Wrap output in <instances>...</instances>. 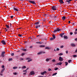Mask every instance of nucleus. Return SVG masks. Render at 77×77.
<instances>
[{
	"mask_svg": "<svg viewBox=\"0 0 77 77\" xmlns=\"http://www.w3.org/2000/svg\"><path fill=\"white\" fill-rule=\"evenodd\" d=\"M49 15V14H44V16L45 17H48V15Z\"/></svg>",
	"mask_w": 77,
	"mask_h": 77,
	"instance_id": "dca6fc26",
	"label": "nucleus"
},
{
	"mask_svg": "<svg viewBox=\"0 0 77 77\" xmlns=\"http://www.w3.org/2000/svg\"><path fill=\"white\" fill-rule=\"evenodd\" d=\"M62 64H63V63H62L60 62V63H56V64L55 65H58H58L61 66V65H62Z\"/></svg>",
	"mask_w": 77,
	"mask_h": 77,
	"instance_id": "0eeeda50",
	"label": "nucleus"
},
{
	"mask_svg": "<svg viewBox=\"0 0 77 77\" xmlns=\"http://www.w3.org/2000/svg\"><path fill=\"white\" fill-rule=\"evenodd\" d=\"M61 30L60 29L58 28H57V30H54V31H53V32L54 33H55L56 32H58L59 31H60Z\"/></svg>",
	"mask_w": 77,
	"mask_h": 77,
	"instance_id": "f03ea898",
	"label": "nucleus"
},
{
	"mask_svg": "<svg viewBox=\"0 0 77 77\" xmlns=\"http://www.w3.org/2000/svg\"><path fill=\"white\" fill-rule=\"evenodd\" d=\"M72 61V60H68V63H70Z\"/></svg>",
	"mask_w": 77,
	"mask_h": 77,
	"instance_id": "2f4dec72",
	"label": "nucleus"
},
{
	"mask_svg": "<svg viewBox=\"0 0 77 77\" xmlns=\"http://www.w3.org/2000/svg\"><path fill=\"white\" fill-rule=\"evenodd\" d=\"M41 27V25H36V26H35V28L36 29H38V28Z\"/></svg>",
	"mask_w": 77,
	"mask_h": 77,
	"instance_id": "9d476101",
	"label": "nucleus"
},
{
	"mask_svg": "<svg viewBox=\"0 0 77 77\" xmlns=\"http://www.w3.org/2000/svg\"><path fill=\"white\" fill-rule=\"evenodd\" d=\"M72 26H75L76 25V23L74 22V23H72Z\"/></svg>",
	"mask_w": 77,
	"mask_h": 77,
	"instance_id": "a211bd4d",
	"label": "nucleus"
},
{
	"mask_svg": "<svg viewBox=\"0 0 77 77\" xmlns=\"http://www.w3.org/2000/svg\"><path fill=\"white\" fill-rule=\"evenodd\" d=\"M65 34L64 33H62L61 34H60V35H64V34Z\"/></svg>",
	"mask_w": 77,
	"mask_h": 77,
	"instance_id": "4c0bfd02",
	"label": "nucleus"
},
{
	"mask_svg": "<svg viewBox=\"0 0 77 77\" xmlns=\"http://www.w3.org/2000/svg\"><path fill=\"white\" fill-rule=\"evenodd\" d=\"M13 16H10V18H13Z\"/></svg>",
	"mask_w": 77,
	"mask_h": 77,
	"instance_id": "4d7b16f0",
	"label": "nucleus"
},
{
	"mask_svg": "<svg viewBox=\"0 0 77 77\" xmlns=\"http://www.w3.org/2000/svg\"><path fill=\"white\" fill-rule=\"evenodd\" d=\"M42 54V51H41V52L38 53L37 54L38 55H39L41 54Z\"/></svg>",
	"mask_w": 77,
	"mask_h": 77,
	"instance_id": "412c9836",
	"label": "nucleus"
},
{
	"mask_svg": "<svg viewBox=\"0 0 77 77\" xmlns=\"http://www.w3.org/2000/svg\"><path fill=\"white\" fill-rule=\"evenodd\" d=\"M51 71V69H48V71Z\"/></svg>",
	"mask_w": 77,
	"mask_h": 77,
	"instance_id": "603ef678",
	"label": "nucleus"
},
{
	"mask_svg": "<svg viewBox=\"0 0 77 77\" xmlns=\"http://www.w3.org/2000/svg\"><path fill=\"white\" fill-rule=\"evenodd\" d=\"M11 55L12 56H14V53H13L12 54H11Z\"/></svg>",
	"mask_w": 77,
	"mask_h": 77,
	"instance_id": "de8ad7c7",
	"label": "nucleus"
},
{
	"mask_svg": "<svg viewBox=\"0 0 77 77\" xmlns=\"http://www.w3.org/2000/svg\"><path fill=\"white\" fill-rule=\"evenodd\" d=\"M23 60V58H20V60Z\"/></svg>",
	"mask_w": 77,
	"mask_h": 77,
	"instance_id": "13d9d810",
	"label": "nucleus"
},
{
	"mask_svg": "<svg viewBox=\"0 0 77 77\" xmlns=\"http://www.w3.org/2000/svg\"><path fill=\"white\" fill-rule=\"evenodd\" d=\"M14 8L16 9H19V8L17 7H15V8Z\"/></svg>",
	"mask_w": 77,
	"mask_h": 77,
	"instance_id": "6e6d98bb",
	"label": "nucleus"
},
{
	"mask_svg": "<svg viewBox=\"0 0 77 77\" xmlns=\"http://www.w3.org/2000/svg\"><path fill=\"white\" fill-rule=\"evenodd\" d=\"M32 47H33V46H30V47H29V48H32Z\"/></svg>",
	"mask_w": 77,
	"mask_h": 77,
	"instance_id": "864d4df0",
	"label": "nucleus"
},
{
	"mask_svg": "<svg viewBox=\"0 0 77 77\" xmlns=\"http://www.w3.org/2000/svg\"><path fill=\"white\" fill-rule=\"evenodd\" d=\"M2 68H5V66L4 65L2 66Z\"/></svg>",
	"mask_w": 77,
	"mask_h": 77,
	"instance_id": "8fccbe9b",
	"label": "nucleus"
},
{
	"mask_svg": "<svg viewBox=\"0 0 77 77\" xmlns=\"http://www.w3.org/2000/svg\"><path fill=\"white\" fill-rule=\"evenodd\" d=\"M59 2H60L61 4H63L64 3L63 2V0H59Z\"/></svg>",
	"mask_w": 77,
	"mask_h": 77,
	"instance_id": "9b49d317",
	"label": "nucleus"
},
{
	"mask_svg": "<svg viewBox=\"0 0 77 77\" xmlns=\"http://www.w3.org/2000/svg\"><path fill=\"white\" fill-rule=\"evenodd\" d=\"M12 58H11L9 59V61H12Z\"/></svg>",
	"mask_w": 77,
	"mask_h": 77,
	"instance_id": "473e14b6",
	"label": "nucleus"
},
{
	"mask_svg": "<svg viewBox=\"0 0 77 77\" xmlns=\"http://www.w3.org/2000/svg\"><path fill=\"white\" fill-rule=\"evenodd\" d=\"M46 21V20L45 19H43V21Z\"/></svg>",
	"mask_w": 77,
	"mask_h": 77,
	"instance_id": "680f3d73",
	"label": "nucleus"
},
{
	"mask_svg": "<svg viewBox=\"0 0 77 77\" xmlns=\"http://www.w3.org/2000/svg\"><path fill=\"white\" fill-rule=\"evenodd\" d=\"M65 16H63V17H62V19L63 20H65Z\"/></svg>",
	"mask_w": 77,
	"mask_h": 77,
	"instance_id": "a878e982",
	"label": "nucleus"
},
{
	"mask_svg": "<svg viewBox=\"0 0 77 77\" xmlns=\"http://www.w3.org/2000/svg\"><path fill=\"white\" fill-rule=\"evenodd\" d=\"M18 36L20 37H21L22 36V35L20 34L18 35Z\"/></svg>",
	"mask_w": 77,
	"mask_h": 77,
	"instance_id": "49530a36",
	"label": "nucleus"
},
{
	"mask_svg": "<svg viewBox=\"0 0 77 77\" xmlns=\"http://www.w3.org/2000/svg\"><path fill=\"white\" fill-rule=\"evenodd\" d=\"M45 45H41L40 46H39V47H40V48H45Z\"/></svg>",
	"mask_w": 77,
	"mask_h": 77,
	"instance_id": "aec40b11",
	"label": "nucleus"
},
{
	"mask_svg": "<svg viewBox=\"0 0 77 77\" xmlns=\"http://www.w3.org/2000/svg\"><path fill=\"white\" fill-rule=\"evenodd\" d=\"M64 39H68V37H67V36H66V35H64Z\"/></svg>",
	"mask_w": 77,
	"mask_h": 77,
	"instance_id": "4be33fe9",
	"label": "nucleus"
},
{
	"mask_svg": "<svg viewBox=\"0 0 77 77\" xmlns=\"http://www.w3.org/2000/svg\"><path fill=\"white\" fill-rule=\"evenodd\" d=\"M27 42H28L24 41V43H26Z\"/></svg>",
	"mask_w": 77,
	"mask_h": 77,
	"instance_id": "0e129e2a",
	"label": "nucleus"
},
{
	"mask_svg": "<svg viewBox=\"0 0 77 77\" xmlns=\"http://www.w3.org/2000/svg\"><path fill=\"white\" fill-rule=\"evenodd\" d=\"M20 50H22L23 51H26L27 50L26 49H23L22 48L20 49Z\"/></svg>",
	"mask_w": 77,
	"mask_h": 77,
	"instance_id": "6ab92c4d",
	"label": "nucleus"
},
{
	"mask_svg": "<svg viewBox=\"0 0 77 77\" xmlns=\"http://www.w3.org/2000/svg\"><path fill=\"white\" fill-rule=\"evenodd\" d=\"M26 68V66H24L22 67V69H25V68Z\"/></svg>",
	"mask_w": 77,
	"mask_h": 77,
	"instance_id": "c756f323",
	"label": "nucleus"
},
{
	"mask_svg": "<svg viewBox=\"0 0 77 77\" xmlns=\"http://www.w3.org/2000/svg\"><path fill=\"white\" fill-rule=\"evenodd\" d=\"M25 54V53H22V54L21 55L22 56H23Z\"/></svg>",
	"mask_w": 77,
	"mask_h": 77,
	"instance_id": "c03bdc74",
	"label": "nucleus"
},
{
	"mask_svg": "<svg viewBox=\"0 0 77 77\" xmlns=\"http://www.w3.org/2000/svg\"><path fill=\"white\" fill-rule=\"evenodd\" d=\"M71 1H68V0H66V2H67L68 4H69L70 3V2Z\"/></svg>",
	"mask_w": 77,
	"mask_h": 77,
	"instance_id": "393cba45",
	"label": "nucleus"
},
{
	"mask_svg": "<svg viewBox=\"0 0 77 77\" xmlns=\"http://www.w3.org/2000/svg\"><path fill=\"white\" fill-rule=\"evenodd\" d=\"M32 61V60H28V62H30L31 61Z\"/></svg>",
	"mask_w": 77,
	"mask_h": 77,
	"instance_id": "f704fd0d",
	"label": "nucleus"
},
{
	"mask_svg": "<svg viewBox=\"0 0 77 77\" xmlns=\"http://www.w3.org/2000/svg\"><path fill=\"white\" fill-rule=\"evenodd\" d=\"M57 5H55L54 6H52L51 7V9L52 11H55L57 10Z\"/></svg>",
	"mask_w": 77,
	"mask_h": 77,
	"instance_id": "f257e3e1",
	"label": "nucleus"
},
{
	"mask_svg": "<svg viewBox=\"0 0 77 77\" xmlns=\"http://www.w3.org/2000/svg\"><path fill=\"white\" fill-rule=\"evenodd\" d=\"M58 60L60 61V62H62L63 61V59L61 57H59Z\"/></svg>",
	"mask_w": 77,
	"mask_h": 77,
	"instance_id": "39448f33",
	"label": "nucleus"
},
{
	"mask_svg": "<svg viewBox=\"0 0 77 77\" xmlns=\"http://www.w3.org/2000/svg\"><path fill=\"white\" fill-rule=\"evenodd\" d=\"M72 34H73L72 32L70 33V35H72Z\"/></svg>",
	"mask_w": 77,
	"mask_h": 77,
	"instance_id": "bf43d9fd",
	"label": "nucleus"
},
{
	"mask_svg": "<svg viewBox=\"0 0 77 77\" xmlns=\"http://www.w3.org/2000/svg\"><path fill=\"white\" fill-rule=\"evenodd\" d=\"M74 57H77V55H74L72 56Z\"/></svg>",
	"mask_w": 77,
	"mask_h": 77,
	"instance_id": "58836bf2",
	"label": "nucleus"
},
{
	"mask_svg": "<svg viewBox=\"0 0 77 77\" xmlns=\"http://www.w3.org/2000/svg\"><path fill=\"white\" fill-rule=\"evenodd\" d=\"M57 17H58V16H55V17H54V19L55 18V19H56Z\"/></svg>",
	"mask_w": 77,
	"mask_h": 77,
	"instance_id": "c9c22d12",
	"label": "nucleus"
},
{
	"mask_svg": "<svg viewBox=\"0 0 77 77\" xmlns=\"http://www.w3.org/2000/svg\"><path fill=\"white\" fill-rule=\"evenodd\" d=\"M45 49L46 50H50L51 49V48L48 47H45Z\"/></svg>",
	"mask_w": 77,
	"mask_h": 77,
	"instance_id": "f3484780",
	"label": "nucleus"
},
{
	"mask_svg": "<svg viewBox=\"0 0 77 77\" xmlns=\"http://www.w3.org/2000/svg\"><path fill=\"white\" fill-rule=\"evenodd\" d=\"M77 34V32L76 31H75V32H74V34H75V35Z\"/></svg>",
	"mask_w": 77,
	"mask_h": 77,
	"instance_id": "09e8293b",
	"label": "nucleus"
},
{
	"mask_svg": "<svg viewBox=\"0 0 77 77\" xmlns=\"http://www.w3.org/2000/svg\"><path fill=\"white\" fill-rule=\"evenodd\" d=\"M63 55V54L61 53L60 54H59V55H60V56H61Z\"/></svg>",
	"mask_w": 77,
	"mask_h": 77,
	"instance_id": "37998d69",
	"label": "nucleus"
},
{
	"mask_svg": "<svg viewBox=\"0 0 77 77\" xmlns=\"http://www.w3.org/2000/svg\"><path fill=\"white\" fill-rule=\"evenodd\" d=\"M49 60H50V59L47 58V59H46V61L48 62Z\"/></svg>",
	"mask_w": 77,
	"mask_h": 77,
	"instance_id": "c85d7f7f",
	"label": "nucleus"
},
{
	"mask_svg": "<svg viewBox=\"0 0 77 77\" xmlns=\"http://www.w3.org/2000/svg\"><path fill=\"white\" fill-rule=\"evenodd\" d=\"M58 70V68L57 67V68H55V69H54V70Z\"/></svg>",
	"mask_w": 77,
	"mask_h": 77,
	"instance_id": "ea45409f",
	"label": "nucleus"
},
{
	"mask_svg": "<svg viewBox=\"0 0 77 77\" xmlns=\"http://www.w3.org/2000/svg\"><path fill=\"white\" fill-rule=\"evenodd\" d=\"M5 70V68L3 69H2V71H1V73H2L4 72V70Z\"/></svg>",
	"mask_w": 77,
	"mask_h": 77,
	"instance_id": "b1692460",
	"label": "nucleus"
},
{
	"mask_svg": "<svg viewBox=\"0 0 77 77\" xmlns=\"http://www.w3.org/2000/svg\"><path fill=\"white\" fill-rule=\"evenodd\" d=\"M23 72H27V71H26L23 70Z\"/></svg>",
	"mask_w": 77,
	"mask_h": 77,
	"instance_id": "e2e57ef3",
	"label": "nucleus"
},
{
	"mask_svg": "<svg viewBox=\"0 0 77 77\" xmlns=\"http://www.w3.org/2000/svg\"><path fill=\"white\" fill-rule=\"evenodd\" d=\"M65 63V66H67L68 65V63L66 62Z\"/></svg>",
	"mask_w": 77,
	"mask_h": 77,
	"instance_id": "79ce46f5",
	"label": "nucleus"
},
{
	"mask_svg": "<svg viewBox=\"0 0 77 77\" xmlns=\"http://www.w3.org/2000/svg\"><path fill=\"white\" fill-rule=\"evenodd\" d=\"M57 74V73H55L53 74H52V75H53V76Z\"/></svg>",
	"mask_w": 77,
	"mask_h": 77,
	"instance_id": "7c9ffc66",
	"label": "nucleus"
},
{
	"mask_svg": "<svg viewBox=\"0 0 77 77\" xmlns=\"http://www.w3.org/2000/svg\"><path fill=\"white\" fill-rule=\"evenodd\" d=\"M63 35H60V36H61V37L63 38Z\"/></svg>",
	"mask_w": 77,
	"mask_h": 77,
	"instance_id": "052dcab7",
	"label": "nucleus"
},
{
	"mask_svg": "<svg viewBox=\"0 0 77 77\" xmlns=\"http://www.w3.org/2000/svg\"><path fill=\"white\" fill-rule=\"evenodd\" d=\"M6 27L8 28V29H10V28L9 27V26L8 25H6Z\"/></svg>",
	"mask_w": 77,
	"mask_h": 77,
	"instance_id": "5701e85b",
	"label": "nucleus"
},
{
	"mask_svg": "<svg viewBox=\"0 0 77 77\" xmlns=\"http://www.w3.org/2000/svg\"><path fill=\"white\" fill-rule=\"evenodd\" d=\"M47 73V72L45 71L44 72H41V75H44Z\"/></svg>",
	"mask_w": 77,
	"mask_h": 77,
	"instance_id": "ddd939ff",
	"label": "nucleus"
},
{
	"mask_svg": "<svg viewBox=\"0 0 77 77\" xmlns=\"http://www.w3.org/2000/svg\"><path fill=\"white\" fill-rule=\"evenodd\" d=\"M71 46L72 47H75V46H76V45L74 43H71Z\"/></svg>",
	"mask_w": 77,
	"mask_h": 77,
	"instance_id": "6e6552de",
	"label": "nucleus"
},
{
	"mask_svg": "<svg viewBox=\"0 0 77 77\" xmlns=\"http://www.w3.org/2000/svg\"><path fill=\"white\" fill-rule=\"evenodd\" d=\"M29 3H32L33 4V5H36V3L34 1H28Z\"/></svg>",
	"mask_w": 77,
	"mask_h": 77,
	"instance_id": "7ed1b4c3",
	"label": "nucleus"
},
{
	"mask_svg": "<svg viewBox=\"0 0 77 77\" xmlns=\"http://www.w3.org/2000/svg\"><path fill=\"white\" fill-rule=\"evenodd\" d=\"M18 9L16 8H14V7L13 8V10L16 11H19V10H18Z\"/></svg>",
	"mask_w": 77,
	"mask_h": 77,
	"instance_id": "1a4fd4ad",
	"label": "nucleus"
},
{
	"mask_svg": "<svg viewBox=\"0 0 77 77\" xmlns=\"http://www.w3.org/2000/svg\"><path fill=\"white\" fill-rule=\"evenodd\" d=\"M39 22H36V23H35V26H37L39 25Z\"/></svg>",
	"mask_w": 77,
	"mask_h": 77,
	"instance_id": "f8f14e48",
	"label": "nucleus"
},
{
	"mask_svg": "<svg viewBox=\"0 0 77 77\" xmlns=\"http://www.w3.org/2000/svg\"><path fill=\"white\" fill-rule=\"evenodd\" d=\"M75 41H77V38L75 39Z\"/></svg>",
	"mask_w": 77,
	"mask_h": 77,
	"instance_id": "338daca9",
	"label": "nucleus"
},
{
	"mask_svg": "<svg viewBox=\"0 0 77 77\" xmlns=\"http://www.w3.org/2000/svg\"><path fill=\"white\" fill-rule=\"evenodd\" d=\"M77 49H76V50H75V53H77Z\"/></svg>",
	"mask_w": 77,
	"mask_h": 77,
	"instance_id": "774afa93",
	"label": "nucleus"
},
{
	"mask_svg": "<svg viewBox=\"0 0 77 77\" xmlns=\"http://www.w3.org/2000/svg\"><path fill=\"white\" fill-rule=\"evenodd\" d=\"M17 69V67H14L13 68V69Z\"/></svg>",
	"mask_w": 77,
	"mask_h": 77,
	"instance_id": "bb28decb",
	"label": "nucleus"
},
{
	"mask_svg": "<svg viewBox=\"0 0 77 77\" xmlns=\"http://www.w3.org/2000/svg\"><path fill=\"white\" fill-rule=\"evenodd\" d=\"M54 39H55V38H50V40L51 41H52L54 40Z\"/></svg>",
	"mask_w": 77,
	"mask_h": 77,
	"instance_id": "72a5a7b5",
	"label": "nucleus"
},
{
	"mask_svg": "<svg viewBox=\"0 0 77 77\" xmlns=\"http://www.w3.org/2000/svg\"><path fill=\"white\" fill-rule=\"evenodd\" d=\"M30 75H32L35 74V72L33 71L30 72Z\"/></svg>",
	"mask_w": 77,
	"mask_h": 77,
	"instance_id": "4468645a",
	"label": "nucleus"
},
{
	"mask_svg": "<svg viewBox=\"0 0 77 77\" xmlns=\"http://www.w3.org/2000/svg\"><path fill=\"white\" fill-rule=\"evenodd\" d=\"M52 62H55V60H52Z\"/></svg>",
	"mask_w": 77,
	"mask_h": 77,
	"instance_id": "a19ab883",
	"label": "nucleus"
},
{
	"mask_svg": "<svg viewBox=\"0 0 77 77\" xmlns=\"http://www.w3.org/2000/svg\"><path fill=\"white\" fill-rule=\"evenodd\" d=\"M60 50V49L58 48H57V51H59Z\"/></svg>",
	"mask_w": 77,
	"mask_h": 77,
	"instance_id": "5fc2aeb1",
	"label": "nucleus"
},
{
	"mask_svg": "<svg viewBox=\"0 0 77 77\" xmlns=\"http://www.w3.org/2000/svg\"><path fill=\"white\" fill-rule=\"evenodd\" d=\"M52 38L54 39H55V36L54 35H52Z\"/></svg>",
	"mask_w": 77,
	"mask_h": 77,
	"instance_id": "cd10ccee",
	"label": "nucleus"
},
{
	"mask_svg": "<svg viewBox=\"0 0 77 77\" xmlns=\"http://www.w3.org/2000/svg\"><path fill=\"white\" fill-rule=\"evenodd\" d=\"M63 48V46L62 45L60 47V48Z\"/></svg>",
	"mask_w": 77,
	"mask_h": 77,
	"instance_id": "3c124183",
	"label": "nucleus"
},
{
	"mask_svg": "<svg viewBox=\"0 0 77 77\" xmlns=\"http://www.w3.org/2000/svg\"><path fill=\"white\" fill-rule=\"evenodd\" d=\"M65 52L66 53V54H68V51H66Z\"/></svg>",
	"mask_w": 77,
	"mask_h": 77,
	"instance_id": "69168bd1",
	"label": "nucleus"
},
{
	"mask_svg": "<svg viewBox=\"0 0 77 77\" xmlns=\"http://www.w3.org/2000/svg\"><path fill=\"white\" fill-rule=\"evenodd\" d=\"M36 43L38 44H42V43H41L40 42H36Z\"/></svg>",
	"mask_w": 77,
	"mask_h": 77,
	"instance_id": "e433bc0d",
	"label": "nucleus"
},
{
	"mask_svg": "<svg viewBox=\"0 0 77 77\" xmlns=\"http://www.w3.org/2000/svg\"><path fill=\"white\" fill-rule=\"evenodd\" d=\"M5 54V52H2V55H1L2 57H4V55Z\"/></svg>",
	"mask_w": 77,
	"mask_h": 77,
	"instance_id": "2eb2a0df",
	"label": "nucleus"
},
{
	"mask_svg": "<svg viewBox=\"0 0 77 77\" xmlns=\"http://www.w3.org/2000/svg\"><path fill=\"white\" fill-rule=\"evenodd\" d=\"M1 43H2V44H3V45H6V42H5V40H3L2 41Z\"/></svg>",
	"mask_w": 77,
	"mask_h": 77,
	"instance_id": "423d86ee",
	"label": "nucleus"
},
{
	"mask_svg": "<svg viewBox=\"0 0 77 77\" xmlns=\"http://www.w3.org/2000/svg\"><path fill=\"white\" fill-rule=\"evenodd\" d=\"M49 17L52 19V20H53L54 19V17H55V15L54 14L51 15L49 16Z\"/></svg>",
	"mask_w": 77,
	"mask_h": 77,
	"instance_id": "20e7f679",
	"label": "nucleus"
},
{
	"mask_svg": "<svg viewBox=\"0 0 77 77\" xmlns=\"http://www.w3.org/2000/svg\"><path fill=\"white\" fill-rule=\"evenodd\" d=\"M13 74L16 75H17V73H16V72H15L13 73Z\"/></svg>",
	"mask_w": 77,
	"mask_h": 77,
	"instance_id": "a18cd8bd",
	"label": "nucleus"
}]
</instances>
